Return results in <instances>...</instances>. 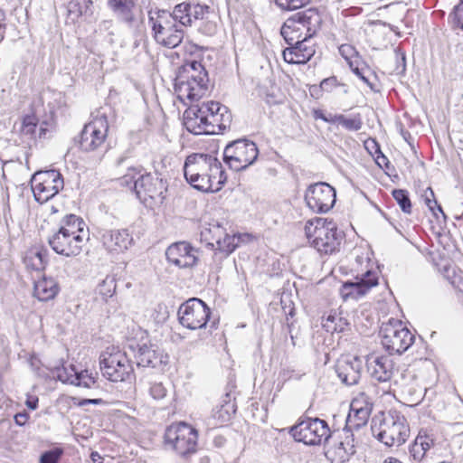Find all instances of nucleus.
I'll use <instances>...</instances> for the list:
<instances>
[{"instance_id": "nucleus-1", "label": "nucleus", "mask_w": 463, "mask_h": 463, "mask_svg": "<svg viewBox=\"0 0 463 463\" xmlns=\"http://www.w3.org/2000/svg\"><path fill=\"white\" fill-rule=\"evenodd\" d=\"M184 175L194 188L203 192H216L226 181L221 162L209 154L189 155L184 161Z\"/></svg>"}, {"instance_id": "nucleus-2", "label": "nucleus", "mask_w": 463, "mask_h": 463, "mask_svg": "<svg viewBox=\"0 0 463 463\" xmlns=\"http://www.w3.org/2000/svg\"><path fill=\"white\" fill-rule=\"evenodd\" d=\"M231 120L228 108L215 101L193 105L184 114L185 128L194 135L218 134L230 127Z\"/></svg>"}, {"instance_id": "nucleus-3", "label": "nucleus", "mask_w": 463, "mask_h": 463, "mask_svg": "<svg viewBox=\"0 0 463 463\" xmlns=\"http://www.w3.org/2000/svg\"><path fill=\"white\" fill-rule=\"evenodd\" d=\"M209 78L203 64L197 61L185 62L175 79V91L182 101H198L208 92Z\"/></svg>"}, {"instance_id": "nucleus-4", "label": "nucleus", "mask_w": 463, "mask_h": 463, "mask_svg": "<svg viewBox=\"0 0 463 463\" xmlns=\"http://www.w3.org/2000/svg\"><path fill=\"white\" fill-rule=\"evenodd\" d=\"M305 234L310 245L318 252L332 254L339 250L344 232L333 220L314 218L307 222Z\"/></svg>"}, {"instance_id": "nucleus-5", "label": "nucleus", "mask_w": 463, "mask_h": 463, "mask_svg": "<svg viewBox=\"0 0 463 463\" xmlns=\"http://www.w3.org/2000/svg\"><path fill=\"white\" fill-rule=\"evenodd\" d=\"M147 15L152 36L157 44L169 49L181 44L184 31L171 16L170 11L156 8L149 10Z\"/></svg>"}, {"instance_id": "nucleus-6", "label": "nucleus", "mask_w": 463, "mask_h": 463, "mask_svg": "<svg viewBox=\"0 0 463 463\" xmlns=\"http://www.w3.org/2000/svg\"><path fill=\"white\" fill-rule=\"evenodd\" d=\"M373 436L387 447H399L410 436V427L403 414L396 410L382 413L379 423L372 426Z\"/></svg>"}, {"instance_id": "nucleus-7", "label": "nucleus", "mask_w": 463, "mask_h": 463, "mask_svg": "<svg viewBox=\"0 0 463 463\" xmlns=\"http://www.w3.org/2000/svg\"><path fill=\"white\" fill-rule=\"evenodd\" d=\"M197 439V430L184 422L170 425L164 435L165 448L183 458L196 452Z\"/></svg>"}, {"instance_id": "nucleus-8", "label": "nucleus", "mask_w": 463, "mask_h": 463, "mask_svg": "<svg viewBox=\"0 0 463 463\" xmlns=\"http://www.w3.org/2000/svg\"><path fill=\"white\" fill-rule=\"evenodd\" d=\"M383 346L390 354H402L414 343L415 335L405 326L402 321L390 319L383 323L380 329Z\"/></svg>"}, {"instance_id": "nucleus-9", "label": "nucleus", "mask_w": 463, "mask_h": 463, "mask_svg": "<svg viewBox=\"0 0 463 463\" xmlns=\"http://www.w3.org/2000/svg\"><path fill=\"white\" fill-rule=\"evenodd\" d=\"M166 192L167 182L157 173L141 175L135 183L137 197L149 207L161 205Z\"/></svg>"}, {"instance_id": "nucleus-10", "label": "nucleus", "mask_w": 463, "mask_h": 463, "mask_svg": "<svg viewBox=\"0 0 463 463\" xmlns=\"http://www.w3.org/2000/svg\"><path fill=\"white\" fill-rule=\"evenodd\" d=\"M259 150L253 141L238 139L226 146L224 162L234 171H241L252 165L258 158Z\"/></svg>"}, {"instance_id": "nucleus-11", "label": "nucleus", "mask_w": 463, "mask_h": 463, "mask_svg": "<svg viewBox=\"0 0 463 463\" xmlns=\"http://www.w3.org/2000/svg\"><path fill=\"white\" fill-rule=\"evenodd\" d=\"M289 432L296 441L310 446L321 444L330 437L326 421L318 418L303 420L293 426Z\"/></svg>"}, {"instance_id": "nucleus-12", "label": "nucleus", "mask_w": 463, "mask_h": 463, "mask_svg": "<svg viewBox=\"0 0 463 463\" xmlns=\"http://www.w3.org/2000/svg\"><path fill=\"white\" fill-rule=\"evenodd\" d=\"M31 186L34 199L43 203L63 188L64 182L60 172L52 169L36 172L31 178Z\"/></svg>"}, {"instance_id": "nucleus-13", "label": "nucleus", "mask_w": 463, "mask_h": 463, "mask_svg": "<svg viewBox=\"0 0 463 463\" xmlns=\"http://www.w3.org/2000/svg\"><path fill=\"white\" fill-rule=\"evenodd\" d=\"M177 315L178 320L183 326L191 330H196L206 326L211 311L202 299L192 298L179 307Z\"/></svg>"}, {"instance_id": "nucleus-14", "label": "nucleus", "mask_w": 463, "mask_h": 463, "mask_svg": "<svg viewBox=\"0 0 463 463\" xmlns=\"http://www.w3.org/2000/svg\"><path fill=\"white\" fill-rule=\"evenodd\" d=\"M109 131V123L105 115H100L86 124L80 132V146L90 152L104 146Z\"/></svg>"}, {"instance_id": "nucleus-15", "label": "nucleus", "mask_w": 463, "mask_h": 463, "mask_svg": "<svg viewBox=\"0 0 463 463\" xmlns=\"http://www.w3.org/2000/svg\"><path fill=\"white\" fill-rule=\"evenodd\" d=\"M100 370L111 382H123L130 378L133 368L125 353L116 352L100 359Z\"/></svg>"}, {"instance_id": "nucleus-16", "label": "nucleus", "mask_w": 463, "mask_h": 463, "mask_svg": "<svg viewBox=\"0 0 463 463\" xmlns=\"http://www.w3.org/2000/svg\"><path fill=\"white\" fill-rule=\"evenodd\" d=\"M305 200L315 213H326L335 203V190L326 183H317L308 186Z\"/></svg>"}, {"instance_id": "nucleus-17", "label": "nucleus", "mask_w": 463, "mask_h": 463, "mask_svg": "<svg viewBox=\"0 0 463 463\" xmlns=\"http://www.w3.org/2000/svg\"><path fill=\"white\" fill-rule=\"evenodd\" d=\"M199 253V249L183 241L169 245L165 250V257L170 264L179 269H189L197 265Z\"/></svg>"}, {"instance_id": "nucleus-18", "label": "nucleus", "mask_w": 463, "mask_h": 463, "mask_svg": "<svg viewBox=\"0 0 463 463\" xmlns=\"http://www.w3.org/2000/svg\"><path fill=\"white\" fill-rule=\"evenodd\" d=\"M89 239L88 234L66 233L58 230L49 238V244L58 254L66 257L77 256L80 253L82 246Z\"/></svg>"}, {"instance_id": "nucleus-19", "label": "nucleus", "mask_w": 463, "mask_h": 463, "mask_svg": "<svg viewBox=\"0 0 463 463\" xmlns=\"http://www.w3.org/2000/svg\"><path fill=\"white\" fill-rule=\"evenodd\" d=\"M53 376L63 383H70L86 389L99 387L97 373H93L88 370L79 372L72 364L56 368Z\"/></svg>"}, {"instance_id": "nucleus-20", "label": "nucleus", "mask_w": 463, "mask_h": 463, "mask_svg": "<svg viewBox=\"0 0 463 463\" xmlns=\"http://www.w3.org/2000/svg\"><path fill=\"white\" fill-rule=\"evenodd\" d=\"M207 6L194 2H182L177 4L172 11L171 16L182 26H192L198 20H202Z\"/></svg>"}, {"instance_id": "nucleus-21", "label": "nucleus", "mask_w": 463, "mask_h": 463, "mask_svg": "<svg viewBox=\"0 0 463 463\" xmlns=\"http://www.w3.org/2000/svg\"><path fill=\"white\" fill-rule=\"evenodd\" d=\"M363 369L362 360L358 357L345 356L335 364V373L342 383L352 386L357 384Z\"/></svg>"}, {"instance_id": "nucleus-22", "label": "nucleus", "mask_w": 463, "mask_h": 463, "mask_svg": "<svg viewBox=\"0 0 463 463\" xmlns=\"http://www.w3.org/2000/svg\"><path fill=\"white\" fill-rule=\"evenodd\" d=\"M373 410V402L365 392H358L352 400L348 422H354L355 429H359L367 423Z\"/></svg>"}, {"instance_id": "nucleus-23", "label": "nucleus", "mask_w": 463, "mask_h": 463, "mask_svg": "<svg viewBox=\"0 0 463 463\" xmlns=\"http://www.w3.org/2000/svg\"><path fill=\"white\" fill-rule=\"evenodd\" d=\"M315 52V46L311 43V39L303 37L302 40H298L285 48L282 55L284 61L288 63L304 64L314 56Z\"/></svg>"}, {"instance_id": "nucleus-24", "label": "nucleus", "mask_w": 463, "mask_h": 463, "mask_svg": "<svg viewBox=\"0 0 463 463\" xmlns=\"http://www.w3.org/2000/svg\"><path fill=\"white\" fill-rule=\"evenodd\" d=\"M103 246L110 252H122L128 248L133 239L126 229L102 230L99 232Z\"/></svg>"}, {"instance_id": "nucleus-25", "label": "nucleus", "mask_w": 463, "mask_h": 463, "mask_svg": "<svg viewBox=\"0 0 463 463\" xmlns=\"http://www.w3.org/2000/svg\"><path fill=\"white\" fill-rule=\"evenodd\" d=\"M138 367L156 368L167 364L168 356L153 345H143L135 355Z\"/></svg>"}, {"instance_id": "nucleus-26", "label": "nucleus", "mask_w": 463, "mask_h": 463, "mask_svg": "<svg viewBox=\"0 0 463 463\" xmlns=\"http://www.w3.org/2000/svg\"><path fill=\"white\" fill-rule=\"evenodd\" d=\"M297 21L298 25L306 30L304 37L312 38L322 24V17L318 11L315 8H309L303 12H299L292 15Z\"/></svg>"}, {"instance_id": "nucleus-27", "label": "nucleus", "mask_w": 463, "mask_h": 463, "mask_svg": "<svg viewBox=\"0 0 463 463\" xmlns=\"http://www.w3.org/2000/svg\"><path fill=\"white\" fill-rule=\"evenodd\" d=\"M133 0H108V7L118 22L132 27L136 22Z\"/></svg>"}, {"instance_id": "nucleus-28", "label": "nucleus", "mask_w": 463, "mask_h": 463, "mask_svg": "<svg viewBox=\"0 0 463 463\" xmlns=\"http://www.w3.org/2000/svg\"><path fill=\"white\" fill-rule=\"evenodd\" d=\"M369 371L374 380L388 383L393 376L394 363L388 355L377 356L370 364Z\"/></svg>"}, {"instance_id": "nucleus-29", "label": "nucleus", "mask_w": 463, "mask_h": 463, "mask_svg": "<svg viewBox=\"0 0 463 463\" xmlns=\"http://www.w3.org/2000/svg\"><path fill=\"white\" fill-rule=\"evenodd\" d=\"M59 289V285L54 279L43 276L34 282L33 294L40 301H48L55 298Z\"/></svg>"}, {"instance_id": "nucleus-30", "label": "nucleus", "mask_w": 463, "mask_h": 463, "mask_svg": "<svg viewBox=\"0 0 463 463\" xmlns=\"http://www.w3.org/2000/svg\"><path fill=\"white\" fill-rule=\"evenodd\" d=\"M213 230V237L216 238V243L219 250L229 255L238 247L240 236L224 233L222 227L220 225L214 226Z\"/></svg>"}, {"instance_id": "nucleus-31", "label": "nucleus", "mask_w": 463, "mask_h": 463, "mask_svg": "<svg viewBox=\"0 0 463 463\" xmlns=\"http://www.w3.org/2000/svg\"><path fill=\"white\" fill-rule=\"evenodd\" d=\"M355 283H345V287H354L357 295L363 296L373 287L378 284V274L376 271L368 269L361 275L356 276Z\"/></svg>"}, {"instance_id": "nucleus-32", "label": "nucleus", "mask_w": 463, "mask_h": 463, "mask_svg": "<svg viewBox=\"0 0 463 463\" xmlns=\"http://www.w3.org/2000/svg\"><path fill=\"white\" fill-rule=\"evenodd\" d=\"M353 428H355L354 422H348L347 420L345 428L343 429L344 438L337 447V453L342 458L355 453L354 438L352 432Z\"/></svg>"}, {"instance_id": "nucleus-33", "label": "nucleus", "mask_w": 463, "mask_h": 463, "mask_svg": "<svg viewBox=\"0 0 463 463\" xmlns=\"http://www.w3.org/2000/svg\"><path fill=\"white\" fill-rule=\"evenodd\" d=\"M47 254L48 252L45 249L32 248L26 252L24 262L28 269L42 270L47 264Z\"/></svg>"}, {"instance_id": "nucleus-34", "label": "nucleus", "mask_w": 463, "mask_h": 463, "mask_svg": "<svg viewBox=\"0 0 463 463\" xmlns=\"http://www.w3.org/2000/svg\"><path fill=\"white\" fill-rule=\"evenodd\" d=\"M280 33L288 45H292L293 43L302 40L304 37L302 28L298 25L293 16L286 20L281 27Z\"/></svg>"}, {"instance_id": "nucleus-35", "label": "nucleus", "mask_w": 463, "mask_h": 463, "mask_svg": "<svg viewBox=\"0 0 463 463\" xmlns=\"http://www.w3.org/2000/svg\"><path fill=\"white\" fill-rule=\"evenodd\" d=\"M84 228L85 222L80 217L75 214H68L64 216V218L61 221V226L59 230L66 233L73 232L74 235L88 234L84 231Z\"/></svg>"}, {"instance_id": "nucleus-36", "label": "nucleus", "mask_w": 463, "mask_h": 463, "mask_svg": "<svg viewBox=\"0 0 463 463\" xmlns=\"http://www.w3.org/2000/svg\"><path fill=\"white\" fill-rule=\"evenodd\" d=\"M349 323L347 319L336 311L331 312L326 317H323L322 326L326 332H343Z\"/></svg>"}, {"instance_id": "nucleus-37", "label": "nucleus", "mask_w": 463, "mask_h": 463, "mask_svg": "<svg viewBox=\"0 0 463 463\" xmlns=\"http://www.w3.org/2000/svg\"><path fill=\"white\" fill-rule=\"evenodd\" d=\"M140 383L147 387L148 392L153 399L161 400L165 397L166 389L161 382L155 380L153 376L141 379Z\"/></svg>"}, {"instance_id": "nucleus-38", "label": "nucleus", "mask_w": 463, "mask_h": 463, "mask_svg": "<svg viewBox=\"0 0 463 463\" xmlns=\"http://www.w3.org/2000/svg\"><path fill=\"white\" fill-rule=\"evenodd\" d=\"M97 294L102 300L107 301L116 291V279L114 277L107 276L97 287Z\"/></svg>"}, {"instance_id": "nucleus-39", "label": "nucleus", "mask_w": 463, "mask_h": 463, "mask_svg": "<svg viewBox=\"0 0 463 463\" xmlns=\"http://www.w3.org/2000/svg\"><path fill=\"white\" fill-rule=\"evenodd\" d=\"M392 196L400 205L401 209L405 213H411V203L409 197V193L403 189H394L392 191Z\"/></svg>"}, {"instance_id": "nucleus-40", "label": "nucleus", "mask_w": 463, "mask_h": 463, "mask_svg": "<svg viewBox=\"0 0 463 463\" xmlns=\"http://www.w3.org/2000/svg\"><path fill=\"white\" fill-rule=\"evenodd\" d=\"M339 125L346 130L358 131L363 127V121L359 114L352 118H346L345 115L341 114Z\"/></svg>"}, {"instance_id": "nucleus-41", "label": "nucleus", "mask_w": 463, "mask_h": 463, "mask_svg": "<svg viewBox=\"0 0 463 463\" xmlns=\"http://www.w3.org/2000/svg\"><path fill=\"white\" fill-rule=\"evenodd\" d=\"M422 197L424 199L425 204L428 206L430 211L433 213L434 215H437V213H435V209H437L439 213H440L443 215L444 218L446 217L441 206L438 203L437 200L435 199L434 192L430 187H428L424 191Z\"/></svg>"}, {"instance_id": "nucleus-42", "label": "nucleus", "mask_w": 463, "mask_h": 463, "mask_svg": "<svg viewBox=\"0 0 463 463\" xmlns=\"http://www.w3.org/2000/svg\"><path fill=\"white\" fill-rule=\"evenodd\" d=\"M92 0H71L69 4L70 12H78L80 15H86L90 12Z\"/></svg>"}, {"instance_id": "nucleus-43", "label": "nucleus", "mask_w": 463, "mask_h": 463, "mask_svg": "<svg viewBox=\"0 0 463 463\" xmlns=\"http://www.w3.org/2000/svg\"><path fill=\"white\" fill-rule=\"evenodd\" d=\"M310 0H275L276 5L283 11H294L304 7Z\"/></svg>"}, {"instance_id": "nucleus-44", "label": "nucleus", "mask_w": 463, "mask_h": 463, "mask_svg": "<svg viewBox=\"0 0 463 463\" xmlns=\"http://www.w3.org/2000/svg\"><path fill=\"white\" fill-rule=\"evenodd\" d=\"M63 449L61 448H54L43 452L40 457V463H59Z\"/></svg>"}, {"instance_id": "nucleus-45", "label": "nucleus", "mask_w": 463, "mask_h": 463, "mask_svg": "<svg viewBox=\"0 0 463 463\" xmlns=\"http://www.w3.org/2000/svg\"><path fill=\"white\" fill-rule=\"evenodd\" d=\"M449 19L454 26L463 30V0L454 7V10L449 15Z\"/></svg>"}, {"instance_id": "nucleus-46", "label": "nucleus", "mask_w": 463, "mask_h": 463, "mask_svg": "<svg viewBox=\"0 0 463 463\" xmlns=\"http://www.w3.org/2000/svg\"><path fill=\"white\" fill-rule=\"evenodd\" d=\"M137 175H138V173H137L135 169H129L127 175L119 178L120 185L129 187L131 190L135 191V183L138 178Z\"/></svg>"}, {"instance_id": "nucleus-47", "label": "nucleus", "mask_w": 463, "mask_h": 463, "mask_svg": "<svg viewBox=\"0 0 463 463\" xmlns=\"http://www.w3.org/2000/svg\"><path fill=\"white\" fill-rule=\"evenodd\" d=\"M415 440L419 443V445L421 443V447L424 449L425 453L434 445L433 438L430 437L429 434H427L426 431H423V430H420Z\"/></svg>"}, {"instance_id": "nucleus-48", "label": "nucleus", "mask_w": 463, "mask_h": 463, "mask_svg": "<svg viewBox=\"0 0 463 463\" xmlns=\"http://www.w3.org/2000/svg\"><path fill=\"white\" fill-rule=\"evenodd\" d=\"M339 53L345 58L348 62L353 61L352 58L357 56V52L354 46L350 44H342L339 47Z\"/></svg>"}, {"instance_id": "nucleus-49", "label": "nucleus", "mask_w": 463, "mask_h": 463, "mask_svg": "<svg viewBox=\"0 0 463 463\" xmlns=\"http://www.w3.org/2000/svg\"><path fill=\"white\" fill-rule=\"evenodd\" d=\"M410 455L414 460H421L425 456L421 443L419 445V443L414 440V442L410 447Z\"/></svg>"}, {"instance_id": "nucleus-50", "label": "nucleus", "mask_w": 463, "mask_h": 463, "mask_svg": "<svg viewBox=\"0 0 463 463\" xmlns=\"http://www.w3.org/2000/svg\"><path fill=\"white\" fill-rule=\"evenodd\" d=\"M36 127L37 125L34 122V118L27 117L24 119L22 131L24 134L33 135L36 130Z\"/></svg>"}, {"instance_id": "nucleus-51", "label": "nucleus", "mask_w": 463, "mask_h": 463, "mask_svg": "<svg viewBox=\"0 0 463 463\" xmlns=\"http://www.w3.org/2000/svg\"><path fill=\"white\" fill-rule=\"evenodd\" d=\"M349 66L353 72L358 76L364 83H366L372 90L373 84L370 82L368 78L365 76V71L364 69H360L358 66H354V61H349Z\"/></svg>"}, {"instance_id": "nucleus-52", "label": "nucleus", "mask_w": 463, "mask_h": 463, "mask_svg": "<svg viewBox=\"0 0 463 463\" xmlns=\"http://www.w3.org/2000/svg\"><path fill=\"white\" fill-rule=\"evenodd\" d=\"M336 85V78L329 77L323 80L320 83V88L325 91H331L332 89Z\"/></svg>"}, {"instance_id": "nucleus-53", "label": "nucleus", "mask_w": 463, "mask_h": 463, "mask_svg": "<svg viewBox=\"0 0 463 463\" xmlns=\"http://www.w3.org/2000/svg\"><path fill=\"white\" fill-rule=\"evenodd\" d=\"M395 60L398 63L396 70H400L403 72L406 68L405 54L401 52L400 50H395Z\"/></svg>"}, {"instance_id": "nucleus-54", "label": "nucleus", "mask_w": 463, "mask_h": 463, "mask_svg": "<svg viewBox=\"0 0 463 463\" xmlns=\"http://www.w3.org/2000/svg\"><path fill=\"white\" fill-rule=\"evenodd\" d=\"M103 401L101 399H81L77 402L78 406H85L87 404H101Z\"/></svg>"}, {"instance_id": "nucleus-55", "label": "nucleus", "mask_w": 463, "mask_h": 463, "mask_svg": "<svg viewBox=\"0 0 463 463\" xmlns=\"http://www.w3.org/2000/svg\"><path fill=\"white\" fill-rule=\"evenodd\" d=\"M376 163L380 166H383V165H387V164L389 163L388 158L382 153V151L379 149L378 146H377Z\"/></svg>"}, {"instance_id": "nucleus-56", "label": "nucleus", "mask_w": 463, "mask_h": 463, "mask_svg": "<svg viewBox=\"0 0 463 463\" xmlns=\"http://www.w3.org/2000/svg\"><path fill=\"white\" fill-rule=\"evenodd\" d=\"M25 403L29 409L36 410L38 407V398L36 396H29Z\"/></svg>"}, {"instance_id": "nucleus-57", "label": "nucleus", "mask_w": 463, "mask_h": 463, "mask_svg": "<svg viewBox=\"0 0 463 463\" xmlns=\"http://www.w3.org/2000/svg\"><path fill=\"white\" fill-rule=\"evenodd\" d=\"M340 117H341V114H327L326 115V118H324V121L325 122H327V123H331V124H338L339 125V121H340Z\"/></svg>"}, {"instance_id": "nucleus-58", "label": "nucleus", "mask_w": 463, "mask_h": 463, "mask_svg": "<svg viewBox=\"0 0 463 463\" xmlns=\"http://www.w3.org/2000/svg\"><path fill=\"white\" fill-rule=\"evenodd\" d=\"M27 420H28V416L26 413H17L14 416L15 423L19 426L24 425L26 423Z\"/></svg>"}, {"instance_id": "nucleus-59", "label": "nucleus", "mask_w": 463, "mask_h": 463, "mask_svg": "<svg viewBox=\"0 0 463 463\" xmlns=\"http://www.w3.org/2000/svg\"><path fill=\"white\" fill-rule=\"evenodd\" d=\"M90 458L93 463H102V457L97 451L91 452Z\"/></svg>"}, {"instance_id": "nucleus-60", "label": "nucleus", "mask_w": 463, "mask_h": 463, "mask_svg": "<svg viewBox=\"0 0 463 463\" xmlns=\"http://www.w3.org/2000/svg\"><path fill=\"white\" fill-rule=\"evenodd\" d=\"M314 118L316 119H322L324 121V118H326V114H325L320 109H316V110H314Z\"/></svg>"}, {"instance_id": "nucleus-61", "label": "nucleus", "mask_w": 463, "mask_h": 463, "mask_svg": "<svg viewBox=\"0 0 463 463\" xmlns=\"http://www.w3.org/2000/svg\"><path fill=\"white\" fill-rule=\"evenodd\" d=\"M100 26H102L104 29H109L112 26V21L111 20H104Z\"/></svg>"}, {"instance_id": "nucleus-62", "label": "nucleus", "mask_w": 463, "mask_h": 463, "mask_svg": "<svg viewBox=\"0 0 463 463\" xmlns=\"http://www.w3.org/2000/svg\"><path fill=\"white\" fill-rule=\"evenodd\" d=\"M5 13L3 12V10L0 9V29L4 27L3 22L5 21Z\"/></svg>"}, {"instance_id": "nucleus-63", "label": "nucleus", "mask_w": 463, "mask_h": 463, "mask_svg": "<svg viewBox=\"0 0 463 463\" xmlns=\"http://www.w3.org/2000/svg\"><path fill=\"white\" fill-rule=\"evenodd\" d=\"M384 463H402V462L398 460V459H396V458H389L388 459H386L384 461Z\"/></svg>"}, {"instance_id": "nucleus-64", "label": "nucleus", "mask_w": 463, "mask_h": 463, "mask_svg": "<svg viewBox=\"0 0 463 463\" xmlns=\"http://www.w3.org/2000/svg\"><path fill=\"white\" fill-rule=\"evenodd\" d=\"M124 161V157H119L118 160H117V165H121Z\"/></svg>"}]
</instances>
